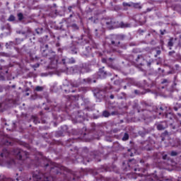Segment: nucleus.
<instances>
[{
	"mask_svg": "<svg viewBox=\"0 0 181 181\" xmlns=\"http://www.w3.org/2000/svg\"><path fill=\"white\" fill-rule=\"evenodd\" d=\"M175 53H176V52H175V50L170 51L168 52V56H170V57H174V54Z\"/></svg>",
	"mask_w": 181,
	"mask_h": 181,
	"instance_id": "7c9ffc66",
	"label": "nucleus"
},
{
	"mask_svg": "<svg viewBox=\"0 0 181 181\" xmlns=\"http://www.w3.org/2000/svg\"><path fill=\"white\" fill-rule=\"evenodd\" d=\"M98 32V30L95 29V36H97V37H100V35Z\"/></svg>",
	"mask_w": 181,
	"mask_h": 181,
	"instance_id": "a18cd8bd",
	"label": "nucleus"
},
{
	"mask_svg": "<svg viewBox=\"0 0 181 181\" xmlns=\"http://www.w3.org/2000/svg\"><path fill=\"white\" fill-rule=\"evenodd\" d=\"M35 30H36V33H37V35H40V34H42V32H43V28H37Z\"/></svg>",
	"mask_w": 181,
	"mask_h": 181,
	"instance_id": "c85d7f7f",
	"label": "nucleus"
},
{
	"mask_svg": "<svg viewBox=\"0 0 181 181\" xmlns=\"http://www.w3.org/2000/svg\"><path fill=\"white\" fill-rule=\"evenodd\" d=\"M73 8H76V6H69L68 7L69 12H71V9H73Z\"/></svg>",
	"mask_w": 181,
	"mask_h": 181,
	"instance_id": "c9c22d12",
	"label": "nucleus"
},
{
	"mask_svg": "<svg viewBox=\"0 0 181 181\" xmlns=\"http://www.w3.org/2000/svg\"><path fill=\"white\" fill-rule=\"evenodd\" d=\"M70 53H71V54H77V48L75 47H71L70 48Z\"/></svg>",
	"mask_w": 181,
	"mask_h": 181,
	"instance_id": "6ab92c4d",
	"label": "nucleus"
},
{
	"mask_svg": "<svg viewBox=\"0 0 181 181\" xmlns=\"http://www.w3.org/2000/svg\"><path fill=\"white\" fill-rule=\"evenodd\" d=\"M123 88H124V90H127V86H124L123 87Z\"/></svg>",
	"mask_w": 181,
	"mask_h": 181,
	"instance_id": "13d9d810",
	"label": "nucleus"
},
{
	"mask_svg": "<svg viewBox=\"0 0 181 181\" xmlns=\"http://www.w3.org/2000/svg\"><path fill=\"white\" fill-rule=\"evenodd\" d=\"M115 114V112H112V115H114Z\"/></svg>",
	"mask_w": 181,
	"mask_h": 181,
	"instance_id": "69168bd1",
	"label": "nucleus"
},
{
	"mask_svg": "<svg viewBox=\"0 0 181 181\" xmlns=\"http://www.w3.org/2000/svg\"><path fill=\"white\" fill-rule=\"evenodd\" d=\"M123 6H131V4L126 2H123Z\"/></svg>",
	"mask_w": 181,
	"mask_h": 181,
	"instance_id": "a19ab883",
	"label": "nucleus"
},
{
	"mask_svg": "<svg viewBox=\"0 0 181 181\" xmlns=\"http://www.w3.org/2000/svg\"><path fill=\"white\" fill-rule=\"evenodd\" d=\"M80 86V83L77 81H73L70 82L69 85L64 86L62 88L63 91L65 92V94H69L70 93H76L77 91L78 87Z\"/></svg>",
	"mask_w": 181,
	"mask_h": 181,
	"instance_id": "20e7f679",
	"label": "nucleus"
},
{
	"mask_svg": "<svg viewBox=\"0 0 181 181\" xmlns=\"http://www.w3.org/2000/svg\"><path fill=\"white\" fill-rule=\"evenodd\" d=\"M86 50L87 52V54H90V53H91V52L93 50V47L92 46L86 47Z\"/></svg>",
	"mask_w": 181,
	"mask_h": 181,
	"instance_id": "412c9836",
	"label": "nucleus"
},
{
	"mask_svg": "<svg viewBox=\"0 0 181 181\" xmlns=\"http://www.w3.org/2000/svg\"><path fill=\"white\" fill-rule=\"evenodd\" d=\"M180 6V5L173 6V8H174V11H177V7Z\"/></svg>",
	"mask_w": 181,
	"mask_h": 181,
	"instance_id": "79ce46f5",
	"label": "nucleus"
},
{
	"mask_svg": "<svg viewBox=\"0 0 181 181\" xmlns=\"http://www.w3.org/2000/svg\"><path fill=\"white\" fill-rule=\"evenodd\" d=\"M162 53V51L160 49L156 50V54L154 55L155 57H158V56H160V54Z\"/></svg>",
	"mask_w": 181,
	"mask_h": 181,
	"instance_id": "473e14b6",
	"label": "nucleus"
},
{
	"mask_svg": "<svg viewBox=\"0 0 181 181\" xmlns=\"http://www.w3.org/2000/svg\"><path fill=\"white\" fill-rule=\"evenodd\" d=\"M74 14V12H72V14L69 16V18H73V15Z\"/></svg>",
	"mask_w": 181,
	"mask_h": 181,
	"instance_id": "864d4df0",
	"label": "nucleus"
},
{
	"mask_svg": "<svg viewBox=\"0 0 181 181\" xmlns=\"http://www.w3.org/2000/svg\"><path fill=\"white\" fill-rule=\"evenodd\" d=\"M127 165L128 168L127 169H128L129 170H134V172H145V169L136 168V160L135 159L129 160L127 162Z\"/></svg>",
	"mask_w": 181,
	"mask_h": 181,
	"instance_id": "39448f33",
	"label": "nucleus"
},
{
	"mask_svg": "<svg viewBox=\"0 0 181 181\" xmlns=\"http://www.w3.org/2000/svg\"><path fill=\"white\" fill-rule=\"evenodd\" d=\"M169 120H165V121H163V122H161L160 123H159L158 125H157V129L158 131H163V129H166V128L168 127V125H173V124H172V122H169L168 123Z\"/></svg>",
	"mask_w": 181,
	"mask_h": 181,
	"instance_id": "9d476101",
	"label": "nucleus"
},
{
	"mask_svg": "<svg viewBox=\"0 0 181 181\" xmlns=\"http://www.w3.org/2000/svg\"><path fill=\"white\" fill-rule=\"evenodd\" d=\"M56 47H60V43L57 42V43L56 44Z\"/></svg>",
	"mask_w": 181,
	"mask_h": 181,
	"instance_id": "603ef678",
	"label": "nucleus"
},
{
	"mask_svg": "<svg viewBox=\"0 0 181 181\" xmlns=\"http://www.w3.org/2000/svg\"><path fill=\"white\" fill-rule=\"evenodd\" d=\"M163 118H166L167 119H170V121L173 120V118H175V116L172 112H165L163 115Z\"/></svg>",
	"mask_w": 181,
	"mask_h": 181,
	"instance_id": "4468645a",
	"label": "nucleus"
},
{
	"mask_svg": "<svg viewBox=\"0 0 181 181\" xmlns=\"http://www.w3.org/2000/svg\"><path fill=\"white\" fill-rule=\"evenodd\" d=\"M102 62H103V63H107V59L103 58V59H102Z\"/></svg>",
	"mask_w": 181,
	"mask_h": 181,
	"instance_id": "de8ad7c7",
	"label": "nucleus"
},
{
	"mask_svg": "<svg viewBox=\"0 0 181 181\" xmlns=\"http://www.w3.org/2000/svg\"><path fill=\"white\" fill-rule=\"evenodd\" d=\"M71 63H75V61H74V60H72Z\"/></svg>",
	"mask_w": 181,
	"mask_h": 181,
	"instance_id": "774afa93",
	"label": "nucleus"
},
{
	"mask_svg": "<svg viewBox=\"0 0 181 181\" xmlns=\"http://www.w3.org/2000/svg\"><path fill=\"white\" fill-rule=\"evenodd\" d=\"M11 144L12 142H11V141L6 139H3L0 145H6V146H9V145H11Z\"/></svg>",
	"mask_w": 181,
	"mask_h": 181,
	"instance_id": "2eb2a0df",
	"label": "nucleus"
},
{
	"mask_svg": "<svg viewBox=\"0 0 181 181\" xmlns=\"http://www.w3.org/2000/svg\"><path fill=\"white\" fill-rule=\"evenodd\" d=\"M153 11V8H148L145 11H144V13H148V12H152Z\"/></svg>",
	"mask_w": 181,
	"mask_h": 181,
	"instance_id": "c756f323",
	"label": "nucleus"
},
{
	"mask_svg": "<svg viewBox=\"0 0 181 181\" xmlns=\"http://www.w3.org/2000/svg\"><path fill=\"white\" fill-rule=\"evenodd\" d=\"M165 83H168V79H163V81H161V83L165 84Z\"/></svg>",
	"mask_w": 181,
	"mask_h": 181,
	"instance_id": "c03bdc74",
	"label": "nucleus"
},
{
	"mask_svg": "<svg viewBox=\"0 0 181 181\" xmlns=\"http://www.w3.org/2000/svg\"><path fill=\"white\" fill-rule=\"evenodd\" d=\"M71 28H73V29L78 30V26H77L76 24H72Z\"/></svg>",
	"mask_w": 181,
	"mask_h": 181,
	"instance_id": "4c0bfd02",
	"label": "nucleus"
},
{
	"mask_svg": "<svg viewBox=\"0 0 181 181\" xmlns=\"http://www.w3.org/2000/svg\"><path fill=\"white\" fill-rule=\"evenodd\" d=\"M114 84L118 86L119 84V80H116L114 81Z\"/></svg>",
	"mask_w": 181,
	"mask_h": 181,
	"instance_id": "ea45409f",
	"label": "nucleus"
},
{
	"mask_svg": "<svg viewBox=\"0 0 181 181\" xmlns=\"http://www.w3.org/2000/svg\"><path fill=\"white\" fill-rule=\"evenodd\" d=\"M148 66H151V62L147 63Z\"/></svg>",
	"mask_w": 181,
	"mask_h": 181,
	"instance_id": "e2e57ef3",
	"label": "nucleus"
},
{
	"mask_svg": "<svg viewBox=\"0 0 181 181\" xmlns=\"http://www.w3.org/2000/svg\"><path fill=\"white\" fill-rule=\"evenodd\" d=\"M11 155L18 160H22L23 163H30L29 166H32L33 165L34 166H39V164L36 163L35 160L30 159L28 151H25L21 148H13L11 152L7 148H3L0 154V165H6L8 168L16 165L15 159L11 158Z\"/></svg>",
	"mask_w": 181,
	"mask_h": 181,
	"instance_id": "f03ea898",
	"label": "nucleus"
},
{
	"mask_svg": "<svg viewBox=\"0 0 181 181\" xmlns=\"http://www.w3.org/2000/svg\"><path fill=\"white\" fill-rule=\"evenodd\" d=\"M141 105L144 107L145 108L151 107V104L146 103V101L141 102Z\"/></svg>",
	"mask_w": 181,
	"mask_h": 181,
	"instance_id": "aec40b11",
	"label": "nucleus"
},
{
	"mask_svg": "<svg viewBox=\"0 0 181 181\" xmlns=\"http://www.w3.org/2000/svg\"><path fill=\"white\" fill-rule=\"evenodd\" d=\"M97 74L99 78H105L108 76V70H107V68L103 66L102 68L99 69Z\"/></svg>",
	"mask_w": 181,
	"mask_h": 181,
	"instance_id": "0eeeda50",
	"label": "nucleus"
},
{
	"mask_svg": "<svg viewBox=\"0 0 181 181\" xmlns=\"http://www.w3.org/2000/svg\"><path fill=\"white\" fill-rule=\"evenodd\" d=\"M17 16H18V21H23V13H18V14H17Z\"/></svg>",
	"mask_w": 181,
	"mask_h": 181,
	"instance_id": "5701e85b",
	"label": "nucleus"
},
{
	"mask_svg": "<svg viewBox=\"0 0 181 181\" xmlns=\"http://www.w3.org/2000/svg\"><path fill=\"white\" fill-rule=\"evenodd\" d=\"M9 22H13L15 21V16L11 15L8 19Z\"/></svg>",
	"mask_w": 181,
	"mask_h": 181,
	"instance_id": "bb28decb",
	"label": "nucleus"
},
{
	"mask_svg": "<svg viewBox=\"0 0 181 181\" xmlns=\"http://www.w3.org/2000/svg\"><path fill=\"white\" fill-rule=\"evenodd\" d=\"M144 111L143 117H141L142 119H148L151 118V110L148 111L145 109Z\"/></svg>",
	"mask_w": 181,
	"mask_h": 181,
	"instance_id": "f8f14e48",
	"label": "nucleus"
},
{
	"mask_svg": "<svg viewBox=\"0 0 181 181\" xmlns=\"http://www.w3.org/2000/svg\"><path fill=\"white\" fill-rule=\"evenodd\" d=\"M47 37H49L48 35H45V39H47Z\"/></svg>",
	"mask_w": 181,
	"mask_h": 181,
	"instance_id": "338daca9",
	"label": "nucleus"
},
{
	"mask_svg": "<svg viewBox=\"0 0 181 181\" xmlns=\"http://www.w3.org/2000/svg\"><path fill=\"white\" fill-rule=\"evenodd\" d=\"M74 142H76V139H68L66 144V146H71V144H74Z\"/></svg>",
	"mask_w": 181,
	"mask_h": 181,
	"instance_id": "dca6fc26",
	"label": "nucleus"
},
{
	"mask_svg": "<svg viewBox=\"0 0 181 181\" xmlns=\"http://www.w3.org/2000/svg\"><path fill=\"white\" fill-rule=\"evenodd\" d=\"M138 32H139V35H144V33H145V30H141V29H139L138 30Z\"/></svg>",
	"mask_w": 181,
	"mask_h": 181,
	"instance_id": "58836bf2",
	"label": "nucleus"
},
{
	"mask_svg": "<svg viewBox=\"0 0 181 181\" xmlns=\"http://www.w3.org/2000/svg\"><path fill=\"white\" fill-rule=\"evenodd\" d=\"M33 122H34V124H39V122H39V119H37V117H36V116H33Z\"/></svg>",
	"mask_w": 181,
	"mask_h": 181,
	"instance_id": "393cba45",
	"label": "nucleus"
},
{
	"mask_svg": "<svg viewBox=\"0 0 181 181\" xmlns=\"http://www.w3.org/2000/svg\"><path fill=\"white\" fill-rule=\"evenodd\" d=\"M66 98L69 101H78V99L80 98V95H68L66 96Z\"/></svg>",
	"mask_w": 181,
	"mask_h": 181,
	"instance_id": "ddd939ff",
	"label": "nucleus"
},
{
	"mask_svg": "<svg viewBox=\"0 0 181 181\" xmlns=\"http://www.w3.org/2000/svg\"><path fill=\"white\" fill-rule=\"evenodd\" d=\"M168 46L170 50H172V47H173V38H170L168 42Z\"/></svg>",
	"mask_w": 181,
	"mask_h": 181,
	"instance_id": "f3484780",
	"label": "nucleus"
},
{
	"mask_svg": "<svg viewBox=\"0 0 181 181\" xmlns=\"http://www.w3.org/2000/svg\"><path fill=\"white\" fill-rule=\"evenodd\" d=\"M58 52H62V49L59 48Z\"/></svg>",
	"mask_w": 181,
	"mask_h": 181,
	"instance_id": "0e129e2a",
	"label": "nucleus"
},
{
	"mask_svg": "<svg viewBox=\"0 0 181 181\" xmlns=\"http://www.w3.org/2000/svg\"><path fill=\"white\" fill-rule=\"evenodd\" d=\"M136 175H138V176H143L144 174H142L141 173H136Z\"/></svg>",
	"mask_w": 181,
	"mask_h": 181,
	"instance_id": "8fccbe9b",
	"label": "nucleus"
},
{
	"mask_svg": "<svg viewBox=\"0 0 181 181\" xmlns=\"http://www.w3.org/2000/svg\"><path fill=\"white\" fill-rule=\"evenodd\" d=\"M62 64H66V59H62Z\"/></svg>",
	"mask_w": 181,
	"mask_h": 181,
	"instance_id": "49530a36",
	"label": "nucleus"
},
{
	"mask_svg": "<svg viewBox=\"0 0 181 181\" xmlns=\"http://www.w3.org/2000/svg\"><path fill=\"white\" fill-rule=\"evenodd\" d=\"M119 26L120 28H129V26H131V24L128 23H124V22H121L119 23Z\"/></svg>",
	"mask_w": 181,
	"mask_h": 181,
	"instance_id": "a211bd4d",
	"label": "nucleus"
},
{
	"mask_svg": "<svg viewBox=\"0 0 181 181\" xmlns=\"http://www.w3.org/2000/svg\"><path fill=\"white\" fill-rule=\"evenodd\" d=\"M85 33H87L88 39H90V40L91 39H93L91 34L90 33V30H85Z\"/></svg>",
	"mask_w": 181,
	"mask_h": 181,
	"instance_id": "b1692460",
	"label": "nucleus"
},
{
	"mask_svg": "<svg viewBox=\"0 0 181 181\" xmlns=\"http://www.w3.org/2000/svg\"><path fill=\"white\" fill-rule=\"evenodd\" d=\"M175 111H177V107H174Z\"/></svg>",
	"mask_w": 181,
	"mask_h": 181,
	"instance_id": "052dcab7",
	"label": "nucleus"
},
{
	"mask_svg": "<svg viewBox=\"0 0 181 181\" xmlns=\"http://www.w3.org/2000/svg\"><path fill=\"white\" fill-rule=\"evenodd\" d=\"M110 100H114V95H110Z\"/></svg>",
	"mask_w": 181,
	"mask_h": 181,
	"instance_id": "3c124183",
	"label": "nucleus"
},
{
	"mask_svg": "<svg viewBox=\"0 0 181 181\" xmlns=\"http://www.w3.org/2000/svg\"><path fill=\"white\" fill-rule=\"evenodd\" d=\"M170 156H177V152L175 151H173L170 152Z\"/></svg>",
	"mask_w": 181,
	"mask_h": 181,
	"instance_id": "72a5a7b5",
	"label": "nucleus"
},
{
	"mask_svg": "<svg viewBox=\"0 0 181 181\" xmlns=\"http://www.w3.org/2000/svg\"><path fill=\"white\" fill-rule=\"evenodd\" d=\"M129 139V135L128 133H125L124 136L122 137V141H128Z\"/></svg>",
	"mask_w": 181,
	"mask_h": 181,
	"instance_id": "4be33fe9",
	"label": "nucleus"
},
{
	"mask_svg": "<svg viewBox=\"0 0 181 181\" xmlns=\"http://www.w3.org/2000/svg\"><path fill=\"white\" fill-rule=\"evenodd\" d=\"M40 66V64H35L34 65H32L33 69H37Z\"/></svg>",
	"mask_w": 181,
	"mask_h": 181,
	"instance_id": "f704fd0d",
	"label": "nucleus"
},
{
	"mask_svg": "<svg viewBox=\"0 0 181 181\" xmlns=\"http://www.w3.org/2000/svg\"><path fill=\"white\" fill-rule=\"evenodd\" d=\"M45 169L49 170V173H42L39 170L33 173V181H78L79 177L73 175L72 177L67 173H70V170L67 168L55 163H49L45 165ZM32 181V178L27 180Z\"/></svg>",
	"mask_w": 181,
	"mask_h": 181,
	"instance_id": "f257e3e1",
	"label": "nucleus"
},
{
	"mask_svg": "<svg viewBox=\"0 0 181 181\" xmlns=\"http://www.w3.org/2000/svg\"><path fill=\"white\" fill-rule=\"evenodd\" d=\"M111 170H112V168H111V167L108 166L107 167V172H111Z\"/></svg>",
	"mask_w": 181,
	"mask_h": 181,
	"instance_id": "09e8293b",
	"label": "nucleus"
},
{
	"mask_svg": "<svg viewBox=\"0 0 181 181\" xmlns=\"http://www.w3.org/2000/svg\"><path fill=\"white\" fill-rule=\"evenodd\" d=\"M45 48L46 49H49V45H45Z\"/></svg>",
	"mask_w": 181,
	"mask_h": 181,
	"instance_id": "6e6d98bb",
	"label": "nucleus"
},
{
	"mask_svg": "<svg viewBox=\"0 0 181 181\" xmlns=\"http://www.w3.org/2000/svg\"><path fill=\"white\" fill-rule=\"evenodd\" d=\"M163 159L164 160H166V159H168V155H167V154H164V155L163 156Z\"/></svg>",
	"mask_w": 181,
	"mask_h": 181,
	"instance_id": "37998d69",
	"label": "nucleus"
},
{
	"mask_svg": "<svg viewBox=\"0 0 181 181\" xmlns=\"http://www.w3.org/2000/svg\"><path fill=\"white\" fill-rule=\"evenodd\" d=\"M35 91H43V87H42V86H37L35 88Z\"/></svg>",
	"mask_w": 181,
	"mask_h": 181,
	"instance_id": "2f4dec72",
	"label": "nucleus"
},
{
	"mask_svg": "<svg viewBox=\"0 0 181 181\" xmlns=\"http://www.w3.org/2000/svg\"><path fill=\"white\" fill-rule=\"evenodd\" d=\"M103 117H105L107 118V117H110V114L108 111L105 110L103 112Z\"/></svg>",
	"mask_w": 181,
	"mask_h": 181,
	"instance_id": "a878e982",
	"label": "nucleus"
},
{
	"mask_svg": "<svg viewBox=\"0 0 181 181\" xmlns=\"http://www.w3.org/2000/svg\"><path fill=\"white\" fill-rule=\"evenodd\" d=\"M52 53L53 54L52 57H49L48 54H45V53H42V56H44V57H48V59L51 60L52 64H57L59 63V61L57 60V57L56 56V54H54V52Z\"/></svg>",
	"mask_w": 181,
	"mask_h": 181,
	"instance_id": "9b49d317",
	"label": "nucleus"
},
{
	"mask_svg": "<svg viewBox=\"0 0 181 181\" xmlns=\"http://www.w3.org/2000/svg\"><path fill=\"white\" fill-rule=\"evenodd\" d=\"M103 23L105 26L111 29L114 27V25H115V21L112 18H106L103 21Z\"/></svg>",
	"mask_w": 181,
	"mask_h": 181,
	"instance_id": "6e6552de",
	"label": "nucleus"
},
{
	"mask_svg": "<svg viewBox=\"0 0 181 181\" xmlns=\"http://www.w3.org/2000/svg\"><path fill=\"white\" fill-rule=\"evenodd\" d=\"M119 90H121V88H118V89H117L116 90V91L118 93V91H119Z\"/></svg>",
	"mask_w": 181,
	"mask_h": 181,
	"instance_id": "bf43d9fd",
	"label": "nucleus"
},
{
	"mask_svg": "<svg viewBox=\"0 0 181 181\" xmlns=\"http://www.w3.org/2000/svg\"><path fill=\"white\" fill-rule=\"evenodd\" d=\"M124 39L125 35H116L112 36L110 38H107V54H111L112 52H115V48H112V47L127 49V45H121V40H124Z\"/></svg>",
	"mask_w": 181,
	"mask_h": 181,
	"instance_id": "7ed1b4c3",
	"label": "nucleus"
},
{
	"mask_svg": "<svg viewBox=\"0 0 181 181\" xmlns=\"http://www.w3.org/2000/svg\"><path fill=\"white\" fill-rule=\"evenodd\" d=\"M134 7L137 8L138 9H142V6H140L139 4H134Z\"/></svg>",
	"mask_w": 181,
	"mask_h": 181,
	"instance_id": "e433bc0d",
	"label": "nucleus"
},
{
	"mask_svg": "<svg viewBox=\"0 0 181 181\" xmlns=\"http://www.w3.org/2000/svg\"><path fill=\"white\" fill-rule=\"evenodd\" d=\"M3 56L7 57V56H8V54H6V53H3Z\"/></svg>",
	"mask_w": 181,
	"mask_h": 181,
	"instance_id": "5fc2aeb1",
	"label": "nucleus"
},
{
	"mask_svg": "<svg viewBox=\"0 0 181 181\" xmlns=\"http://www.w3.org/2000/svg\"><path fill=\"white\" fill-rule=\"evenodd\" d=\"M145 57L142 54H139L136 57V58L134 59V63L137 67H139V66H144L145 64Z\"/></svg>",
	"mask_w": 181,
	"mask_h": 181,
	"instance_id": "423d86ee",
	"label": "nucleus"
},
{
	"mask_svg": "<svg viewBox=\"0 0 181 181\" xmlns=\"http://www.w3.org/2000/svg\"><path fill=\"white\" fill-rule=\"evenodd\" d=\"M83 81V83H88V84H90V83H91V78H84Z\"/></svg>",
	"mask_w": 181,
	"mask_h": 181,
	"instance_id": "cd10ccee",
	"label": "nucleus"
},
{
	"mask_svg": "<svg viewBox=\"0 0 181 181\" xmlns=\"http://www.w3.org/2000/svg\"><path fill=\"white\" fill-rule=\"evenodd\" d=\"M48 11L49 12V15L51 18H54L57 14V6L56 4H54L52 6H49Z\"/></svg>",
	"mask_w": 181,
	"mask_h": 181,
	"instance_id": "1a4fd4ad",
	"label": "nucleus"
},
{
	"mask_svg": "<svg viewBox=\"0 0 181 181\" xmlns=\"http://www.w3.org/2000/svg\"><path fill=\"white\" fill-rule=\"evenodd\" d=\"M63 128H65V129H67V126H64Z\"/></svg>",
	"mask_w": 181,
	"mask_h": 181,
	"instance_id": "680f3d73",
	"label": "nucleus"
},
{
	"mask_svg": "<svg viewBox=\"0 0 181 181\" xmlns=\"http://www.w3.org/2000/svg\"><path fill=\"white\" fill-rule=\"evenodd\" d=\"M160 35H165V33H163V31H160Z\"/></svg>",
	"mask_w": 181,
	"mask_h": 181,
	"instance_id": "4d7b16f0",
	"label": "nucleus"
}]
</instances>
